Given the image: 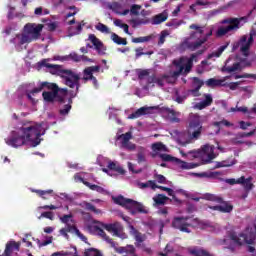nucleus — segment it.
I'll return each mask as SVG.
<instances>
[{"instance_id":"f257e3e1","label":"nucleus","mask_w":256,"mask_h":256,"mask_svg":"<svg viewBox=\"0 0 256 256\" xmlns=\"http://www.w3.org/2000/svg\"><path fill=\"white\" fill-rule=\"evenodd\" d=\"M45 135L43 123L24 124L18 131H12L11 136L5 139V143L10 147H22L31 143L32 147H37L41 143V136Z\"/></svg>"},{"instance_id":"f03ea898","label":"nucleus","mask_w":256,"mask_h":256,"mask_svg":"<svg viewBox=\"0 0 256 256\" xmlns=\"http://www.w3.org/2000/svg\"><path fill=\"white\" fill-rule=\"evenodd\" d=\"M203 134V118L199 114H189L186 131L181 132L178 136V143L186 147L193 141L201 139Z\"/></svg>"},{"instance_id":"7ed1b4c3","label":"nucleus","mask_w":256,"mask_h":256,"mask_svg":"<svg viewBox=\"0 0 256 256\" xmlns=\"http://www.w3.org/2000/svg\"><path fill=\"white\" fill-rule=\"evenodd\" d=\"M38 65L39 67H46L51 75H57L64 79L65 85L70 87V89H75L76 87L77 91H79V87H81V83H79V81H81V76H79V74L72 70L63 69V66L61 65L49 64L45 59L40 61Z\"/></svg>"},{"instance_id":"20e7f679","label":"nucleus","mask_w":256,"mask_h":256,"mask_svg":"<svg viewBox=\"0 0 256 256\" xmlns=\"http://www.w3.org/2000/svg\"><path fill=\"white\" fill-rule=\"evenodd\" d=\"M189 29H194L196 31H193L190 33V37L186 38L181 44L180 48L188 51H197L199 47L202 45H205L209 41V37L213 35V30H209L208 33H206L203 36V33H205V27L199 26L197 24H191L189 26Z\"/></svg>"},{"instance_id":"39448f33","label":"nucleus","mask_w":256,"mask_h":256,"mask_svg":"<svg viewBox=\"0 0 256 256\" xmlns=\"http://www.w3.org/2000/svg\"><path fill=\"white\" fill-rule=\"evenodd\" d=\"M114 203L116 205H121V207H125L126 209H129L131 211L132 215H137V213H143L144 215H147L149 213V210L145 208V206L137 202L133 199L125 198L123 196H117L113 198Z\"/></svg>"},{"instance_id":"423d86ee","label":"nucleus","mask_w":256,"mask_h":256,"mask_svg":"<svg viewBox=\"0 0 256 256\" xmlns=\"http://www.w3.org/2000/svg\"><path fill=\"white\" fill-rule=\"evenodd\" d=\"M256 35L255 30H251L249 34L242 35L237 42L233 43L232 51H237L240 49V52L244 57H249V49L253 45L254 37Z\"/></svg>"},{"instance_id":"0eeeda50","label":"nucleus","mask_w":256,"mask_h":256,"mask_svg":"<svg viewBox=\"0 0 256 256\" xmlns=\"http://www.w3.org/2000/svg\"><path fill=\"white\" fill-rule=\"evenodd\" d=\"M254 231L255 232L249 233V228H246L245 233H240L237 235V233L232 232L230 233L229 237L231 241L236 243V245H243V243L253 245L256 239V225H254Z\"/></svg>"},{"instance_id":"6e6552de","label":"nucleus","mask_w":256,"mask_h":256,"mask_svg":"<svg viewBox=\"0 0 256 256\" xmlns=\"http://www.w3.org/2000/svg\"><path fill=\"white\" fill-rule=\"evenodd\" d=\"M192 153H193V157H195V158L205 157V155H206L207 159L204 160V163L205 164L211 163V161H213V159H215V146L206 144V145L202 146L201 150L194 151Z\"/></svg>"},{"instance_id":"1a4fd4ad","label":"nucleus","mask_w":256,"mask_h":256,"mask_svg":"<svg viewBox=\"0 0 256 256\" xmlns=\"http://www.w3.org/2000/svg\"><path fill=\"white\" fill-rule=\"evenodd\" d=\"M191 218L189 217H175L172 221V227L178 229L182 233H191L189 227L192 226Z\"/></svg>"},{"instance_id":"9d476101","label":"nucleus","mask_w":256,"mask_h":256,"mask_svg":"<svg viewBox=\"0 0 256 256\" xmlns=\"http://www.w3.org/2000/svg\"><path fill=\"white\" fill-rule=\"evenodd\" d=\"M222 73H237V71H243V66H241V62H237L235 57H229L224 66L221 68Z\"/></svg>"},{"instance_id":"9b49d317","label":"nucleus","mask_w":256,"mask_h":256,"mask_svg":"<svg viewBox=\"0 0 256 256\" xmlns=\"http://www.w3.org/2000/svg\"><path fill=\"white\" fill-rule=\"evenodd\" d=\"M41 31H43V24L28 23L24 26V33L30 35L34 41H37L41 37Z\"/></svg>"},{"instance_id":"f8f14e48","label":"nucleus","mask_w":256,"mask_h":256,"mask_svg":"<svg viewBox=\"0 0 256 256\" xmlns=\"http://www.w3.org/2000/svg\"><path fill=\"white\" fill-rule=\"evenodd\" d=\"M249 20V16H243L240 18H227L222 20L223 25H228V27H234L235 31L241 29L245 23Z\"/></svg>"},{"instance_id":"ddd939ff","label":"nucleus","mask_w":256,"mask_h":256,"mask_svg":"<svg viewBox=\"0 0 256 256\" xmlns=\"http://www.w3.org/2000/svg\"><path fill=\"white\" fill-rule=\"evenodd\" d=\"M89 41H91L92 45H94L95 50L97 51L98 55H106L107 47L105 44L95 36V34H90L89 35Z\"/></svg>"},{"instance_id":"4468645a","label":"nucleus","mask_w":256,"mask_h":256,"mask_svg":"<svg viewBox=\"0 0 256 256\" xmlns=\"http://www.w3.org/2000/svg\"><path fill=\"white\" fill-rule=\"evenodd\" d=\"M203 85H205V82H203V80L199 79L198 77H194L192 81L193 89L189 90L188 93H191L193 97H199V95H201L199 91L201 90Z\"/></svg>"},{"instance_id":"2eb2a0df","label":"nucleus","mask_w":256,"mask_h":256,"mask_svg":"<svg viewBox=\"0 0 256 256\" xmlns=\"http://www.w3.org/2000/svg\"><path fill=\"white\" fill-rule=\"evenodd\" d=\"M88 229H93V231H96V233H98V235L102 237V239H104L106 243H109L111 247H115L116 242L113 241V239H111L109 236H107V233H105L104 229H101L99 226H91V225L88 226Z\"/></svg>"},{"instance_id":"dca6fc26","label":"nucleus","mask_w":256,"mask_h":256,"mask_svg":"<svg viewBox=\"0 0 256 256\" xmlns=\"http://www.w3.org/2000/svg\"><path fill=\"white\" fill-rule=\"evenodd\" d=\"M103 229L108 231V233H113L115 237H120V231L123 229V226L119 222H115L113 224H103Z\"/></svg>"},{"instance_id":"f3484780","label":"nucleus","mask_w":256,"mask_h":256,"mask_svg":"<svg viewBox=\"0 0 256 256\" xmlns=\"http://www.w3.org/2000/svg\"><path fill=\"white\" fill-rule=\"evenodd\" d=\"M77 93H79V90H77V88L75 92L73 91L69 92L70 98L68 99V104H65L63 108L59 110L60 115H69V111H71V107H72L71 105L73 104V99L77 97Z\"/></svg>"},{"instance_id":"a211bd4d","label":"nucleus","mask_w":256,"mask_h":256,"mask_svg":"<svg viewBox=\"0 0 256 256\" xmlns=\"http://www.w3.org/2000/svg\"><path fill=\"white\" fill-rule=\"evenodd\" d=\"M208 207L209 209H212V211H220V213H231V211H233V205H231L229 202H224L223 200L222 205Z\"/></svg>"},{"instance_id":"6ab92c4d","label":"nucleus","mask_w":256,"mask_h":256,"mask_svg":"<svg viewBox=\"0 0 256 256\" xmlns=\"http://www.w3.org/2000/svg\"><path fill=\"white\" fill-rule=\"evenodd\" d=\"M152 109L153 107H146V106L141 107L137 109L135 112H133L132 114H130L128 116V119H139V117H143V115H149Z\"/></svg>"},{"instance_id":"aec40b11","label":"nucleus","mask_w":256,"mask_h":256,"mask_svg":"<svg viewBox=\"0 0 256 256\" xmlns=\"http://www.w3.org/2000/svg\"><path fill=\"white\" fill-rule=\"evenodd\" d=\"M20 248H21V242L10 241L6 244L4 255L11 256V253H13V250L19 251Z\"/></svg>"},{"instance_id":"412c9836","label":"nucleus","mask_w":256,"mask_h":256,"mask_svg":"<svg viewBox=\"0 0 256 256\" xmlns=\"http://www.w3.org/2000/svg\"><path fill=\"white\" fill-rule=\"evenodd\" d=\"M119 244L116 242L115 244V247H112L116 253H120V254H123V253H126L127 255H135V246L133 245H127L125 247H117Z\"/></svg>"},{"instance_id":"4be33fe9","label":"nucleus","mask_w":256,"mask_h":256,"mask_svg":"<svg viewBox=\"0 0 256 256\" xmlns=\"http://www.w3.org/2000/svg\"><path fill=\"white\" fill-rule=\"evenodd\" d=\"M78 179L81 181V183H83V185L89 187L91 191H96L97 193H105V189L103 187L96 184H91V182L85 181V179H83L81 176H79Z\"/></svg>"},{"instance_id":"5701e85b","label":"nucleus","mask_w":256,"mask_h":256,"mask_svg":"<svg viewBox=\"0 0 256 256\" xmlns=\"http://www.w3.org/2000/svg\"><path fill=\"white\" fill-rule=\"evenodd\" d=\"M128 227L130 229V235H133L137 243H143V241H145V236L141 234V232H139L135 226L129 225Z\"/></svg>"},{"instance_id":"b1692460","label":"nucleus","mask_w":256,"mask_h":256,"mask_svg":"<svg viewBox=\"0 0 256 256\" xmlns=\"http://www.w3.org/2000/svg\"><path fill=\"white\" fill-rule=\"evenodd\" d=\"M204 97L205 99L196 105L200 110L205 109V107H210V105L213 104V97H211V94H204Z\"/></svg>"},{"instance_id":"393cba45","label":"nucleus","mask_w":256,"mask_h":256,"mask_svg":"<svg viewBox=\"0 0 256 256\" xmlns=\"http://www.w3.org/2000/svg\"><path fill=\"white\" fill-rule=\"evenodd\" d=\"M59 92L44 91L42 97L46 103H53L57 99Z\"/></svg>"},{"instance_id":"a878e982","label":"nucleus","mask_w":256,"mask_h":256,"mask_svg":"<svg viewBox=\"0 0 256 256\" xmlns=\"http://www.w3.org/2000/svg\"><path fill=\"white\" fill-rule=\"evenodd\" d=\"M169 18V14L167 12H162L152 19V25H161V23H165V20Z\"/></svg>"},{"instance_id":"bb28decb","label":"nucleus","mask_w":256,"mask_h":256,"mask_svg":"<svg viewBox=\"0 0 256 256\" xmlns=\"http://www.w3.org/2000/svg\"><path fill=\"white\" fill-rule=\"evenodd\" d=\"M196 177H205L206 179H219V176L222 175L221 172L215 171V172H202V173H196Z\"/></svg>"},{"instance_id":"cd10ccee","label":"nucleus","mask_w":256,"mask_h":256,"mask_svg":"<svg viewBox=\"0 0 256 256\" xmlns=\"http://www.w3.org/2000/svg\"><path fill=\"white\" fill-rule=\"evenodd\" d=\"M231 31H235V26H221L216 31V37H225V35Z\"/></svg>"},{"instance_id":"c85d7f7f","label":"nucleus","mask_w":256,"mask_h":256,"mask_svg":"<svg viewBox=\"0 0 256 256\" xmlns=\"http://www.w3.org/2000/svg\"><path fill=\"white\" fill-rule=\"evenodd\" d=\"M237 111H239L240 113H245L249 119H253L256 115V104H254V107L252 109L249 110V108L247 107H239L237 108Z\"/></svg>"},{"instance_id":"c756f323","label":"nucleus","mask_w":256,"mask_h":256,"mask_svg":"<svg viewBox=\"0 0 256 256\" xmlns=\"http://www.w3.org/2000/svg\"><path fill=\"white\" fill-rule=\"evenodd\" d=\"M225 81L215 78H210L206 81L207 87H225Z\"/></svg>"},{"instance_id":"7c9ffc66","label":"nucleus","mask_w":256,"mask_h":256,"mask_svg":"<svg viewBox=\"0 0 256 256\" xmlns=\"http://www.w3.org/2000/svg\"><path fill=\"white\" fill-rule=\"evenodd\" d=\"M66 229H67L68 233H75L77 235V237H80V239H82V240L87 239L85 237V235H83L81 233V231H79L77 229V226H75V225L67 224Z\"/></svg>"},{"instance_id":"2f4dec72","label":"nucleus","mask_w":256,"mask_h":256,"mask_svg":"<svg viewBox=\"0 0 256 256\" xmlns=\"http://www.w3.org/2000/svg\"><path fill=\"white\" fill-rule=\"evenodd\" d=\"M81 207H84L86 211H92V213H95V215H101V209H97L95 205L89 202H83Z\"/></svg>"},{"instance_id":"473e14b6","label":"nucleus","mask_w":256,"mask_h":256,"mask_svg":"<svg viewBox=\"0 0 256 256\" xmlns=\"http://www.w3.org/2000/svg\"><path fill=\"white\" fill-rule=\"evenodd\" d=\"M153 201L155 205H165L167 201H169V197L165 196L164 194H157L153 197Z\"/></svg>"},{"instance_id":"72a5a7b5","label":"nucleus","mask_w":256,"mask_h":256,"mask_svg":"<svg viewBox=\"0 0 256 256\" xmlns=\"http://www.w3.org/2000/svg\"><path fill=\"white\" fill-rule=\"evenodd\" d=\"M132 138H133V134L131 132H126L125 134H121L117 137L118 140L122 139L121 147H123L124 145H127V143H129Z\"/></svg>"},{"instance_id":"f704fd0d","label":"nucleus","mask_w":256,"mask_h":256,"mask_svg":"<svg viewBox=\"0 0 256 256\" xmlns=\"http://www.w3.org/2000/svg\"><path fill=\"white\" fill-rule=\"evenodd\" d=\"M42 89H48L51 92H59V86L55 83L51 82H42Z\"/></svg>"},{"instance_id":"c9c22d12","label":"nucleus","mask_w":256,"mask_h":256,"mask_svg":"<svg viewBox=\"0 0 256 256\" xmlns=\"http://www.w3.org/2000/svg\"><path fill=\"white\" fill-rule=\"evenodd\" d=\"M229 47V44L220 46L216 51L212 52L208 55L207 59H213V57H219L220 55H223V51Z\"/></svg>"},{"instance_id":"e433bc0d","label":"nucleus","mask_w":256,"mask_h":256,"mask_svg":"<svg viewBox=\"0 0 256 256\" xmlns=\"http://www.w3.org/2000/svg\"><path fill=\"white\" fill-rule=\"evenodd\" d=\"M83 26H85L84 21H82L80 24H78V26L76 28L70 27L68 30L70 33V36L73 37L74 35H79V33H81V31H83Z\"/></svg>"},{"instance_id":"4c0bfd02","label":"nucleus","mask_w":256,"mask_h":256,"mask_svg":"<svg viewBox=\"0 0 256 256\" xmlns=\"http://www.w3.org/2000/svg\"><path fill=\"white\" fill-rule=\"evenodd\" d=\"M111 39L116 43V45H127V39L121 38L116 33H112Z\"/></svg>"},{"instance_id":"58836bf2","label":"nucleus","mask_w":256,"mask_h":256,"mask_svg":"<svg viewBox=\"0 0 256 256\" xmlns=\"http://www.w3.org/2000/svg\"><path fill=\"white\" fill-rule=\"evenodd\" d=\"M114 25L116 27H120V29L124 30V33H126L127 35H129V25L123 23V21L121 19H115L114 20Z\"/></svg>"},{"instance_id":"ea45409f","label":"nucleus","mask_w":256,"mask_h":256,"mask_svg":"<svg viewBox=\"0 0 256 256\" xmlns=\"http://www.w3.org/2000/svg\"><path fill=\"white\" fill-rule=\"evenodd\" d=\"M204 199H206V201H214L215 203H223V198L215 196L214 194H205Z\"/></svg>"},{"instance_id":"a19ab883","label":"nucleus","mask_w":256,"mask_h":256,"mask_svg":"<svg viewBox=\"0 0 256 256\" xmlns=\"http://www.w3.org/2000/svg\"><path fill=\"white\" fill-rule=\"evenodd\" d=\"M151 149L154 153H157V151H165L166 147L163 143L156 142L152 144Z\"/></svg>"},{"instance_id":"79ce46f5","label":"nucleus","mask_w":256,"mask_h":256,"mask_svg":"<svg viewBox=\"0 0 256 256\" xmlns=\"http://www.w3.org/2000/svg\"><path fill=\"white\" fill-rule=\"evenodd\" d=\"M214 127L220 128L221 125H224L225 127H233V123L229 122L227 119H223L222 121L214 122Z\"/></svg>"},{"instance_id":"37998d69","label":"nucleus","mask_w":256,"mask_h":256,"mask_svg":"<svg viewBox=\"0 0 256 256\" xmlns=\"http://www.w3.org/2000/svg\"><path fill=\"white\" fill-rule=\"evenodd\" d=\"M31 41H35V39H33L27 33L22 34L21 39H20V45H25V43H31Z\"/></svg>"},{"instance_id":"c03bdc74","label":"nucleus","mask_w":256,"mask_h":256,"mask_svg":"<svg viewBox=\"0 0 256 256\" xmlns=\"http://www.w3.org/2000/svg\"><path fill=\"white\" fill-rule=\"evenodd\" d=\"M89 70L87 68H85L83 70V78H82V81L83 83H87V81H91L93 79V73L90 72V74H88Z\"/></svg>"},{"instance_id":"a18cd8bd","label":"nucleus","mask_w":256,"mask_h":256,"mask_svg":"<svg viewBox=\"0 0 256 256\" xmlns=\"http://www.w3.org/2000/svg\"><path fill=\"white\" fill-rule=\"evenodd\" d=\"M150 39H152L151 36L132 38V43H147Z\"/></svg>"},{"instance_id":"49530a36","label":"nucleus","mask_w":256,"mask_h":256,"mask_svg":"<svg viewBox=\"0 0 256 256\" xmlns=\"http://www.w3.org/2000/svg\"><path fill=\"white\" fill-rule=\"evenodd\" d=\"M251 181H253V178L252 177H248L245 181V183L243 184L244 185V188L247 192L251 191V189H253V187H255V185H253L251 183Z\"/></svg>"},{"instance_id":"de8ad7c7","label":"nucleus","mask_w":256,"mask_h":256,"mask_svg":"<svg viewBox=\"0 0 256 256\" xmlns=\"http://www.w3.org/2000/svg\"><path fill=\"white\" fill-rule=\"evenodd\" d=\"M43 217L45 219H50V221H53V219H55V214H53V212L48 211V212H43L38 219H43Z\"/></svg>"},{"instance_id":"09e8293b","label":"nucleus","mask_w":256,"mask_h":256,"mask_svg":"<svg viewBox=\"0 0 256 256\" xmlns=\"http://www.w3.org/2000/svg\"><path fill=\"white\" fill-rule=\"evenodd\" d=\"M96 29L100 31V33H109V27L101 22L96 25Z\"/></svg>"},{"instance_id":"8fccbe9b","label":"nucleus","mask_w":256,"mask_h":256,"mask_svg":"<svg viewBox=\"0 0 256 256\" xmlns=\"http://www.w3.org/2000/svg\"><path fill=\"white\" fill-rule=\"evenodd\" d=\"M234 79H256V74H242V75H235Z\"/></svg>"},{"instance_id":"3c124183","label":"nucleus","mask_w":256,"mask_h":256,"mask_svg":"<svg viewBox=\"0 0 256 256\" xmlns=\"http://www.w3.org/2000/svg\"><path fill=\"white\" fill-rule=\"evenodd\" d=\"M39 197H42V199H47L45 195H51L53 193V190H36L35 191Z\"/></svg>"},{"instance_id":"603ef678","label":"nucleus","mask_w":256,"mask_h":256,"mask_svg":"<svg viewBox=\"0 0 256 256\" xmlns=\"http://www.w3.org/2000/svg\"><path fill=\"white\" fill-rule=\"evenodd\" d=\"M199 167L198 163L182 162V169H195Z\"/></svg>"},{"instance_id":"864d4df0","label":"nucleus","mask_w":256,"mask_h":256,"mask_svg":"<svg viewBox=\"0 0 256 256\" xmlns=\"http://www.w3.org/2000/svg\"><path fill=\"white\" fill-rule=\"evenodd\" d=\"M169 35V32L167 30H163L160 34L158 45H163L165 43V38Z\"/></svg>"},{"instance_id":"5fc2aeb1","label":"nucleus","mask_w":256,"mask_h":256,"mask_svg":"<svg viewBox=\"0 0 256 256\" xmlns=\"http://www.w3.org/2000/svg\"><path fill=\"white\" fill-rule=\"evenodd\" d=\"M88 70V74H91L93 75V73H99V71H101V66L99 65H96V66H89L86 68Z\"/></svg>"},{"instance_id":"6e6d98bb","label":"nucleus","mask_w":256,"mask_h":256,"mask_svg":"<svg viewBox=\"0 0 256 256\" xmlns=\"http://www.w3.org/2000/svg\"><path fill=\"white\" fill-rule=\"evenodd\" d=\"M72 61H75V63L81 62V55L77 54L76 52H72L68 56Z\"/></svg>"},{"instance_id":"4d7b16f0","label":"nucleus","mask_w":256,"mask_h":256,"mask_svg":"<svg viewBox=\"0 0 256 256\" xmlns=\"http://www.w3.org/2000/svg\"><path fill=\"white\" fill-rule=\"evenodd\" d=\"M173 65L177 68V69H181L182 71L185 69V66L183 65V58H180L178 60H173Z\"/></svg>"},{"instance_id":"13d9d810","label":"nucleus","mask_w":256,"mask_h":256,"mask_svg":"<svg viewBox=\"0 0 256 256\" xmlns=\"http://www.w3.org/2000/svg\"><path fill=\"white\" fill-rule=\"evenodd\" d=\"M203 53H205V50H198L196 53L191 54L188 61H190L191 63H193L194 61H197V56L203 55Z\"/></svg>"},{"instance_id":"bf43d9fd","label":"nucleus","mask_w":256,"mask_h":256,"mask_svg":"<svg viewBox=\"0 0 256 256\" xmlns=\"http://www.w3.org/2000/svg\"><path fill=\"white\" fill-rule=\"evenodd\" d=\"M69 219H73V214H66L60 217V221L65 225H69Z\"/></svg>"},{"instance_id":"052dcab7","label":"nucleus","mask_w":256,"mask_h":256,"mask_svg":"<svg viewBox=\"0 0 256 256\" xmlns=\"http://www.w3.org/2000/svg\"><path fill=\"white\" fill-rule=\"evenodd\" d=\"M233 165H235V163H229L227 161H222V162H218L216 164V168L221 169V167H233Z\"/></svg>"},{"instance_id":"680f3d73","label":"nucleus","mask_w":256,"mask_h":256,"mask_svg":"<svg viewBox=\"0 0 256 256\" xmlns=\"http://www.w3.org/2000/svg\"><path fill=\"white\" fill-rule=\"evenodd\" d=\"M136 148L137 146L132 142H128L124 146H122V149H126L127 151H135Z\"/></svg>"},{"instance_id":"e2e57ef3","label":"nucleus","mask_w":256,"mask_h":256,"mask_svg":"<svg viewBox=\"0 0 256 256\" xmlns=\"http://www.w3.org/2000/svg\"><path fill=\"white\" fill-rule=\"evenodd\" d=\"M158 157H160V159H162V161H173L175 158L169 154H158Z\"/></svg>"},{"instance_id":"0e129e2a","label":"nucleus","mask_w":256,"mask_h":256,"mask_svg":"<svg viewBox=\"0 0 256 256\" xmlns=\"http://www.w3.org/2000/svg\"><path fill=\"white\" fill-rule=\"evenodd\" d=\"M139 9H141V6L134 4L130 8V13H132V15H139Z\"/></svg>"},{"instance_id":"69168bd1","label":"nucleus","mask_w":256,"mask_h":256,"mask_svg":"<svg viewBox=\"0 0 256 256\" xmlns=\"http://www.w3.org/2000/svg\"><path fill=\"white\" fill-rule=\"evenodd\" d=\"M154 179H156L158 183H167V178L161 174H155Z\"/></svg>"},{"instance_id":"338daca9","label":"nucleus","mask_w":256,"mask_h":256,"mask_svg":"<svg viewBox=\"0 0 256 256\" xmlns=\"http://www.w3.org/2000/svg\"><path fill=\"white\" fill-rule=\"evenodd\" d=\"M137 161H138V163H145V161H147V158L145 157V153L138 152Z\"/></svg>"},{"instance_id":"774afa93","label":"nucleus","mask_w":256,"mask_h":256,"mask_svg":"<svg viewBox=\"0 0 256 256\" xmlns=\"http://www.w3.org/2000/svg\"><path fill=\"white\" fill-rule=\"evenodd\" d=\"M145 77H149V70H141L138 73V79H140V81H142V79H145Z\"/></svg>"}]
</instances>
